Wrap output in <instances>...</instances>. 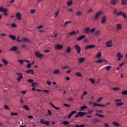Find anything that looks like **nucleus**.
<instances>
[{
    "label": "nucleus",
    "mask_w": 127,
    "mask_h": 127,
    "mask_svg": "<svg viewBox=\"0 0 127 127\" xmlns=\"http://www.w3.org/2000/svg\"><path fill=\"white\" fill-rule=\"evenodd\" d=\"M0 36H2V37H4L6 36V35L4 33H2L0 34Z\"/></svg>",
    "instance_id": "62"
},
{
    "label": "nucleus",
    "mask_w": 127,
    "mask_h": 127,
    "mask_svg": "<svg viewBox=\"0 0 127 127\" xmlns=\"http://www.w3.org/2000/svg\"><path fill=\"white\" fill-rule=\"evenodd\" d=\"M76 15H77V16H81V15H82V12L80 11H77L76 12Z\"/></svg>",
    "instance_id": "29"
},
{
    "label": "nucleus",
    "mask_w": 127,
    "mask_h": 127,
    "mask_svg": "<svg viewBox=\"0 0 127 127\" xmlns=\"http://www.w3.org/2000/svg\"><path fill=\"white\" fill-rule=\"evenodd\" d=\"M106 44L107 45V47H113V43H112V41H108L106 42Z\"/></svg>",
    "instance_id": "9"
},
{
    "label": "nucleus",
    "mask_w": 127,
    "mask_h": 127,
    "mask_svg": "<svg viewBox=\"0 0 127 127\" xmlns=\"http://www.w3.org/2000/svg\"><path fill=\"white\" fill-rule=\"evenodd\" d=\"M73 4V1L72 0H68L67 2V6H71Z\"/></svg>",
    "instance_id": "19"
},
{
    "label": "nucleus",
    "mask_w": 127,
    "mask_h": 127,
    "mask_svg": "<svg viewBox=\"0 0 127 127\" xmlns=\"http://www.w3.org/2000/svg\"><path fill=\"white\" fill-rule=\"evenodd\" d=\"M93 12V9L90 8L87 10V13H92Z\"/></svg>",
    "instance_id": "48"
},
{
    "label": "nucleus",
    "mask_w": 127,
    "mask_h": 127,
    "mask_svg": "<svg viewBox=\"0 0 127 127\" xmlns=\"http://www.w3.org/2000/svg\"><path fill=\"white\" fill-rule=\"evenodd\" d=\"M101 56V52H99L96 55V58H100Z\"/></svg>",
    "instance_id": "44"
},
{
    "label": "nucleus",
    "mask_w": 127,
    "mask_h": 127,
    "mask_svg": "<svg viewBox=\"0 0 127 127\" xmlns=\"http://www.w3.org/2000/svg\"><path fill=\"white\" fill-rule=\"evenodd\" d=\"M11 27H16L17 25L15 23H13L11 24Z\"/></svg>",
    "instance_id": "55"
},
{
    "label": "nucleus",
    "mask_w": 127,
    "mask_h": 127,
    "mask_svg": "<svg viewBox=\"0 0 127 127\" xmlns=\"http://www.w3.org/2000/svg\"><path fill=\"white\" fill-rule=\"evenodd\" d=\"M4 108L5 110H9V107H8V106L7 105H4Z\"/></svg>",
    "instance_id": "58"
},
{
    "label": "nucleus",
    "mask_w": 127,
    "mask_h": 127,
    "mask_svg": "<svg viewBox=\"0 0 127 127\" xmlns=\"http://www.w3.org/2000/svg\"><path fill=\"white\" fill-rule=\"evenodd\" d=\"M110 68H112V66L111 65H108L105 67V69L106 70H107V71H110Z\"/></svg>",
    "instance_id": "42"
},
{
    "label": "nucleus",
    "mask_w": 127,
    "mask_h": 127,
    "mask_svg": "<svg viewBox=\"0 0 127 127\" xmlns=\"http://www.w3.org/2000/svg\"><path fill=\"white\" fill-rule=\"evenodd\" d=\"M75 75H76L77 77H82V73H81V72H77L75 73Z\"/></svg>",
    "instance_id": "37"
},
{
    "label": "nucleus",
    "mask_w": 127,
    "mask_h": 127,
    "mask_svg": "<svg viewBox=\"0 0 127 127\" xmlns=\"http://www.w3.org/2000/svg\"><path fill=\"white\" fill-rule=\"evenodd\" d=\"M2 61L3 63H4V65H6L8 64V62H7V61L4 59H2Z\"/></svg>",
    "instance_id": "27"
},
{
    "label": "nucleus",
    "mask_w": 127,
    "mask_h": 127,
    "mask_svg": "<svg viewBox=\"0 0 127 127\" xmlns=\"http://www.w3.org/2000/svg\"><path fill=\"white\" fill-rule=\"evenodd\" d=\"M66 53H70V52H71V47H67L66 50Z\"/></svg>",
    "instance_id": "36"
},
{
    "label": "nucleus",
    "mask_w": 127,
    "mask_h": 127,
    "mask_svg": "<svg viewBox=\"0 0 127 127\" xmlns=\"http://www.w3.org/2000/svg\"><path fill=\"white\" fill-rule=\"evenodd\" d=\"M55 17H57V16L59 14V10H58L57 12L55 13Z\"/></svg>",
    "instance_id": "57"
},
{
    "label": "nucleus",
    "mask_w": 127,
    "mask_h": 127,
    "mask_svg": "<svg viewBox=\"0 0 127 127\" xmlns=\"http://www.w3.org/2000/svg\"><path fill=\"white\" fill-rule=\"evenodd\" d=\"M89 80L91 82V83H92V84H94L95 82H96V80L93 78L89 79Z\"/></svg>",
    "instance_id": "43"
},
{
    "label": "nucleus",
    "mask_w": 127,
    "mask_h": 127,
    "mask_svg": "<svg viewBox=\"0 0 127 127\" xmlns=\"http://www.w3.org/2000/svg\"><path fill=\"white\" fill-rule=\"evenodd\" d=\"M2 12H8V10H7V8L3 7Z\"/></svg>",
    "instance_id": "39"
},
{
    "label": "nucleus",
    "mask_w": 127,
    "mask_h": 127,
    "mask_svg": "<svg viewBox=\"0 0 127 127\" xmlns=\"http://www.w3.org/2000/svg\"><path fill=\"white\" fill-rule=\"evenodd\" d=\"M38 86V83L36 82H32V87H36Z\"/></svg>",
    "instance_id": "38"
},
{
    "label": "nucleus",
    "mask_w": 127,
    "mask_h": 127,
    "mask_svg": "<svg viewBox=\"0 0 127 127\" xmlns=\"http://www.w3.org/2000/svg\"><path fill=\"white\" fill-rule=\"evenodd\" d=\"M76 34V32H70L69 34H68L67 37H70V36H71V35H75Z\"/></svg>",
    "instance_id": "32"
},
{
    "label": "nucleus",
    "mask_w": 127,
    "mask_h": 127,
    "mask_svg": "<svg viewBox=\"0 0 127 127\" xmlns=\"http://www.w3.org/2000/svg\"><path fill=\"white\" fill-rule=\"evenodd\" d=\"M11 116H12L13 117L14 116H17V115H18V113H13V112H11L10 114Z\"/></svg>",
    "instance_id": "45"
},
{
    "label": "nucleus",
    "mask_w": 127,
    "mask_h": 127,
    "mask_svg": "<svg viewBox=\"0 0 127 127\" xmlns=\"http://www.w3.org/2000/svg\"><path fill=\"white\" fill-rule=\"evenodd\" d=\"M9 37L11 39H12V40H15V39H16V38L15 37V36H14V35H10L9 36Z\"/></svg>",
    "instance_id": "28"
},
{
    "label": "nucleus",
    "mask_w": 127,
    "mask_h": 127,
    "mask_svg": "<svg viewBox=\"0 0 127 127\" xmlns=\"http://www.w3.org/2000/svg\"><path fill=\"white\" fill-rule=\"evenodd\" d=\"M63 125H64L65 126H67V125H69V122L68 121H64L63 122Z\"/></svg>",
    "instance_id": "46"
},
{
    "label": "nucleus",
    "mask_w": 127,
    "mask_h": 127,
    "mask_svg": "<svg viewBox=\"0 0 127 127\" xmlns=\"http://www.w3.org/2000/svg\"><path fill=\"white\" fill-rule=\"evenodd\" d=\"M18 62L21 64V65H23V60H19Z\"/></svg>",
    "instance_id": "59"
},
{
    "label": "nucleus",
    "mask_w": 127,
    "mask_h": 127,
    "mask_svg": "<svg viewBox=\"0 0 127 127\" xmlns=\"http://www.w3.org/2000/svg\"><path fill=\"white\" fill-rule=\"evenodd\" d=\"M96 47V46L94 45H88L85 47V50H87V49H91L92 48H95Z\"/></svg>",
    "instance_id": "10"
},
{
    "label": "nucleus",
    "mask_w": 127,
    "mask_h": 127,
    "mask_svg": "<svg viewBox=\"0 0 127 127\" xmlns=\"http://www.w3.org/2000/svg\"><path fill=\"white\" fill-rule=\"evenodd\" d=\"M95 116L98 117V118H104L105 117V116L99 113H96Z\"/></svg>",
    "instance_id": "26"
},
{
    "label": "nucleus",
    "mask_w": 127,
    "mask_h": 127,
    "mask_svg": "<svg viewBox=\"0 0 127 127\" xmlns=\"http://www.w3.org/2000/svg\"><path fill=\"white\" fill-rule=\"evenodd\" d=\"M93 106H94V107H97V106H99V107H107V105H103V104H98V103H93Z\"/></svg>",
    "instance_id": "13"
},
{
    "label": "nucleus",
    "mask_w": 127,
    "mask_h": 127,
    "mask_svg": "<svg viewBox=\"0 0 127 127\" xmlns=\"http://www.w3.org/2000/svg\"><path fill=\"white\" fill-rule=\"evenodd\" d=\"M77 115H78L79 117H81L85 116V115H87V112H79L77 113Z\"/></svg>",
    "instance_id": "8"
},
{
    "label": "nucleus",
    "mask_w": 127,
    "mask_h": 127,
    "mask_svg": "<svg viewBox=\"0 0 127 127\" xmlns=\"http://www.w3.org/2000/svg\"><path fill=\"white\" fill-rule=\"evenodd\" d=\"M22 108L24 110H26V111H30V109L29 108V107H28V106L27 105H23Z\"/></svg>",
    "instance_id": "20"
},
{
    "label": "nucleus",
    "mask_w": 127,
    "mask_h": 127,
    "mask_svg": "<svg viewBox=\"0 0 127 127\" xmlns=\"http://www.w3.org/2000/svg\"><path fill=\"white\" fill-rule=\"evenodd\" d=\"M95 30H96V28H93L90 29V31L91 32H95Z\"/></svg>",
    "instance_id": "61"
},
{
    "label": "nucleus",
    "mask_w": 127,
    "mask_h": 127,
    "mask_svg": "<svg viewBox=\"0 0 127 127\" xmlns=\"http://www.w3.org/2000/svg\"><path fill=\"white\" fill-rule=\"evenodd\" d=\"M122 95H127V90H124V91L122 92Z\"/></svg>",
    "instance_id": "53"
},
{
    "label": "nucleus",
    "mask_w": 127,
    "mask_h": 127,
    "mask_svg": "<svg viewBox=\"0 0 127 127\" xmlns=\"http://www.w3.org/2000/svg\"><path fill=\"white\" fill-rule=\"evenodd\" d=\"M96 63H103V61L101 59H99L96 61Z\"/></svg>",
    "instance_id": "56"
},
{
    "label": "nucleus",
    "mask_w": 127,
    "mask_h": 127,
    "mask_svg": "<svg viewBox=\"0 0 127 127\" xmlns=\"http://www.w3.org/2000/svg\"><path fill=\"white\" fill-rule=\"evenodd\" d=\"M55 48L57 50H61L63 49V45L58 44L55 46Z\"/></svg>",
    "instance_id": "6"
},
{
    "label": "nucleus",
    "mask_w": 127,
    "mask_h": 127,
    "mask_svg": "<svg viewBox=\"0 0 127 127\" xmlns=\"http://www.w3.org/2000/svg\"><path fill=\"white\" fill-rule=\"evenodd\" d=\"M21 79H23V76L22 75H19L17 78V81H18V82H20V80H21Z\"/></svg>",
    "instance_id": "33"
},
{
    "label": "nucleus",
    "mask_w": 127,
    "mask_h": 127,
    "mask_svg": "<svg viewBox=\"0 0 127 127\" xmlns=\"http://www.w3.org/2000/svg\"><path fill=\"white\" fill-rule=\"evenodd\" d=\"M16 17L18 20H20V19H21V14H20L19 12L16 13Z\"/></svg>",
    "instance_id": "16"
},
{
    "label": "nucleus",
    "mask_w": 127,
    "mask_h": 127,
    "mask_svg": "<svg viewBox=\"0 0 127 127\" xmlns=\"http://www.w3.org/2000/svg\"><path fill=\"white\" fill-rule=\"evenodd\" d=\"M96 112H97V113H100V114L103 113V110H98L96 111Z\"/></svg>",
    "instance_id": "63"
},
{
    "label": "nucleus",
    "mask_w": 127,
    "mask_h": 127,
    "mask_svg": "<svg viewBox=\"0 0 127 127\" xmlns=\"http://www.w3.org/2000/svg\"><path fill=\"white\" fill-rule=\"evenodd\" d=\"M35 57H37V58H39V59H43V57L44 56L42 54L40 53V52L38 51H36L35 52Z\"/></svg>",
    "instance_id": "2"
},
{
    "label": "nucleus",
    "mask_w": 127,
    "mask_h": 127,
    "mask_svg": "<svg viewBox=\"0 0 127 127\" xmlns=\"http://www.w3.org/2000/svg\"><path fill=\"white\" fill-rule=\"evenodd\" d=\"M118 2H119V0H111L110 1V3L112 5H116Z\"/></svg>",
    "instance_id": "7"
},
{
    "label": "nucleus",
    "mask_w": 127,
    "mask_h": 127,
    "mask_svg": "<svg viewBox=\"0 0 127 127\" xmlns=\"http://www.w3.org/2000/svg\"><path fill=\"white\" fill-rule=\"evenodd\" d=\"M103 13L102 11H99L98 12H97L95 16H94V19L95 20H97V19L98 18H99V17H100V16H101V14H102Z\"/></svg>",
    "instance_id": "5"
},
{
    "label": "nucleus",
    "mask_w": 127,
    "mask_h": 127,
    "mask_svg": "<svg viewBox=\"0 0 127 127\" xmlns=\"http://www.w3.org/2000/svg\"><path fill=\"white\" fill-rule=\"evenodd\" d=\"M27 81L29 82V83H32V82H33V79H29Z\"/></svg>",
    "instance_id": "64"
},
{
    "label": "nucleus",
    "mask_w": 127,
    "mask_h": 127,
    "mask_svg": "<svg viewBox=\"0 0 127 127\" xmlns=\"http://www.w3.org/2000/svg\"><path fill=\"white\" fill-rule=\"evenodd\" d=\"M48 114L49 116H52V112H51V110H48Z\"/></svg>",
    "instance_id": "51"
},
{
    "label": "nucleus",
    "mask_w": 127,
    "mask_h": 127,
    "mask_svg": "<svg viewBox=\"0 0 127 127\" xmlns=\"http://www.w3.org/2000/svg\"><path fill=\"white\" fill-rule=\"evenodd\" d=\"M121 4H122V5H127V0H122Z\"/></svg>",
    "instance_id": "23"
},
{
    "label": "nucleus",
    "mask_w": 127,
    "mask_h": 127,
    "mask_svg": "<svg viewBox=\"0 0 127 127\" xmlns=\"http://www.w3.org/2000/svg\"><path fill=\"white\" fill-rule=\"evenodd\" d=\"M76 113H77L76 111H71V112L69 114V115L67 117L68 119H70V118H71V117H72V116H73L74 114H76Z\"/></svg>",
    "instance_id": "14"
},
{
    "label": "nucleus",
    "mask_w": 127,
    "mask_h": 127,
    "mask_svg": "<svg viewBox=\"0 0 127 127\" xmlns=\"http://www.w3.org/2000/svg\"><path fill=\"white\" fill-rule=\"evenodd\" d=\"M75 127H85V125L82 124V125H75Z\"/></svg>",
    "instance_id": "41"
},
{
    "label": "nucleus",
    "mask_w": 127,
    "mask_h": 127,
    "mask_svg": "<svg viewBox=\"0 0 127 127\" xmlns=\"http://www.w3.org/2000/svg\"><path fill=\"white\" fill-rule=\"evenodd\" d=\"M18 48L16 46H13L11 49H10V51H17Z\"/></svg>",
    "instance_id": "18"
},
{
    "label": "nucleus",
    "mask_w": 127,
    "mask_h": 127,
    "mask_svg": "<svg viewBox=\"0 0 127 127\" xmlns=\"http://www.w3.org/2000/svg\"><path fill=\"white\" fill-rule=\"evenodd\" d=\"M123 105H124L123 102L117 103L116 104V106H123Z\"/></svg>",
    "instance_id": "47"
},
{
    "label": "nucleus",
    "mask_w": 127,
    "mask_h": 127,
    "mask_svg": "<svg viewBox=\"0 0 127 127\" xmlns=\"http://www.w3.org/2000/svg\"><path fill=\"white\" fill-rule=\"evenodd\" d=\"M78 61H79V63H83V62H84V61H85V58H79L78 59Z\"/></svg>",
    "instance_id": "21"
},
{
    "label": "nucleus",
    "mask_w": 127,
    "mask_h": 127,
    "mask_svg": "<svg viewBox=\"0 0 127 127\" xmlns=\"http://www.w3.org/2000/svg\"><path fill=\"white\" fill-rule=\"evenodd\" d=\"M53 73L54 74H56V75L58 74H60V70L57 69L56 70H54L53 71Z\"/></svg>",
    "instance_id": "22"
},
{
    "label": "nucleus",
    "mask_w": 127,
    "mask_h": 127,
    "mask_svg": "<svg viewBox=\"0 0 127 127\" xmlns=\"http://www.w3.org/2000/svg\"><path fill=\"white\" fill-rule=\"evenodd\" d=\"M84 38H86V36L85 35H81L79 37H78V38L77 39V41L83 40V39H84Z\"/></svg>",
    "instance_id": "11"
},
{
    "label": "nucleus",
    "mask_w": 127,
    "mask_h": 127,
    "mask_svg": "<svg viewBox=\"0 0 127 127\" xmlns=\"http://www.w3.org/2000/svg\"><path fill=\"white\" fill-rule=\"evenodd\" d=\"M113 9L114 10L112 11V12L116 16H123L124 18H127V15L123 11L118 12V9L115 7L113 8Z\"/></svg>",
    "instance_id": "1"
},
{
    "label": "nucleus",
    "mask_w": 127,
    "mask_h": 127,
    "mask_svg": "<svg viewBox=\"0 0 127 127\" xmlns=\"http://www.w3.org/2000/svg\"><path fill=\"white\" fill-rule=\"evenodd\" d=\"M50 105L52 107H53V108H54V109H55L56 110H58V111L59 110H60V108L54 106V104H53V103L52 102H50Z\"/></svg>",
    "instance_id": "15"
},
{
    "label": "nucleus",
    "mask_w": 127,
    "mask_h": 127,
    "mask_svg": "<svg viewBox=\"0 0 127 127\" xmlns=\"http://www.w3.org/2000/svg\"><path fill=\"white\" fill-rule=\"evenodd\" d=\"M90 27H87L85 29H84V32H90Z\"/></svg>",
    "instance_id": "34"
},
{
    "label": "nucleus",
    "mask_w": 127,
    "mask_h": 127,
    "mask_svg": "<svg viewBox=\"0 0 127 127\" xmlns=\"http://www.w3.org/2000/svg\"><path fill=\"white\" fill-rule=\"evenodd\" d=\"M113 125H114V126H115V127H121V125H120L119 123H118L116 122H114L113 123Z\"/></svg>",
    "instance_id": "31"
},
{
    "label": "nucleus",
    "mask_w": 127,
    "mask_h": 127,
    "mask_svg": "<svg viewBox=\"0 0 127 127\" xmlns=\"http://www.w3.org/2000/svg\"><path fill=\"white\" fill-rule=\"evenodd\" d=\"M122 29V24L118 23L117 24V30Z\"/></svg>",
    "instance_id": "24"
},
{
    "label": "nucleus",
    "mask_w": 127,
    "mask_h": 127,
    "mask_svg": "<svg viewBox=\"0 0 127 127\" xmlns=\"http://www.w3.org/2000/svg\"><path fill=\"white\" fill-rule=\"evenodd\" d=\"M93 123H94V124H96L97 123H100V120H99V119H94Z\"/></svg>",
    "instance_id": "40"
},
{
    "label": "nucleus",
    "mask_w": 127,
    "mask_h": 127,
    "mask_svg": "<svg viewBox=\"0 0 127 127\" xmlns=\"http://www.w3.org/2000/svg\"><path fill=\"white\" fill-rule=\"evenodd\" d=\"M87 106L84 105V106H82L80 107V111H84V110H86V109H87Z\"/></svg>",
    "instance_id": "30"
},
{
    "label": "nucleus",
    "mask_w": 127,
    "mask_h": 127,
    "mask_svg": "<svg viewBox=\"0 0 127 127\" xmlns=\"http://www.w3.org/2000/svg\"><path fill=\"white\" fill-rule=\"evenodd\" d=\"M116 55L117 57L118 58V60H119V61H121V60H122V58L124 57L122 53L120 52H118Z\"/></svg>",
    "instance_id": "4"
},
{
    "label": "nucleus",
    "mask_w": 127,
    "mask_h": 127,
    "mask_svg": "<svg viewBox=\"0 0 127 127\" xmlns=\"http://www.w3.org/2000/svg\"><path fill=\"white\" fill-rule=\"evenodd\" d=\"M49 124H50V122L49 121H46L44 122V125H46L47 127L49 126Z\"/></svg>",
    "instance_id": "49"
},
{
    "label": "nucleus",
    "mask_w": 127,
    "mask_h": 127,
    "mask_svg": "<svg viewBox=\"0 0 127 127\" xmlns=\"http://www.w3.org/2000/svg\"><path fill=\"white\" fill-rule=\"evenodd\" d=\"M113 91H119L120 87H115L113 88Z\"/></svg>",
    "instance_id": "54"
},
{
    "label": "nucleus",
    "mask_w": 127,
    "mask_h": 127,
    "mask_svg": "<svg viewBox=\"0 0 127 127\" xmlns=\"http://www.w3.org/2000/svg\"><path fill=\"white\" fill-rule=\"evenodd\" d=\"M36 11L35 9H31V10H30V12H31V13H32V14L35 13Z\"/></svg>",
    "instance_id": "52"
},
{
    "label": "nucleus",
    "mask_w": 127,
    "mask_h": 127,
    "mask_svg": "<svg viewBox=\"0 0 127 127\" xmlns=\"http://www.w3.org/2000/svg\"><path fill=\"white\" fill-rule=\"evenodd\" d=\"M25 73L27 74H31V75H34V71L32 69H28L27 70H25Z\"/></svg>",
    "instance_id": "12"
},
{
    "label": "nucleus",
    "mask_w": 127,
    "mask_h": 127,
    "mask_svg": "<svg viewBox=\"0 0 127 127\" xmlns=\"http://www.w3.org/2000/svg\"><path fill=\"white\" fill-rule=\"evenodd\" d=\"M71 21H66L64 23V26H66L67 25V24H69V23H71Z\"/></svg>",
    "instance_id": "50"
},
{
    "label": "nucleus",
    "mask_w": 127,
    "mask_h": 127,
    "mask_svg": "<svg viewBox=\"0 0 127 127\" xmlns=\"http://www.w3.org/2000/svg\"><path fill=\"white\" fill-rule=\"evenodd\" d=\"M74 49H75L78 54H80V53H81V47L79 45H78V44L75 45Z\"/></svg>",
    "instance_id": "3"
},
{
    "label": "nucleus",
    "mask_w": 127,
    "mask_h": 127,
    "mask_svg": "<svg viewBox=\"0 0 127 127\" xmlns=\"http://www.w3.org/2000/svg\"><path fill=\"white\" fill-rule=\"evenodd\" d=\"M31 67V64H27V68H28V69H29V68Z\"/></svg>",
    "instance_id": "60"
},
{
    "label": "nucleus",
    "mask_w": 127,
    "mask_h": 127,
    "mask_svg": "<svg viewBox=\"0 0 127 127\" xmlns=\"http://www.w3.org/2000/svg\"><path fill=\"white\" fill-rule=\"evenodd\" d=\"M107 20V17L106 16H103L101 19V23H105L106 22V21Z\"/></svg>",
    "instance_id": "17"
},
{
    "label": "nucleus",
    "mask_w": 127,
    "mask_h": 127,
    "mask_svg": "<svg viewBox=\"0 0 127 127\" xmlns=\"http://www.w3.org/2000/svg\"><path fill=\"white\" fill-rule=\"evenodd\" d=\"M42 28H43V25H41L40 26H37L36 27V29L37 30H39V29H42Z\"/></svg>",
    "instance_id": "35"
},
{
    "label": "nucleus",
    "mask_w": 127,
    "mask_h": 127,
    "mask_svg": "<svg viewBox=\"0 0 127 127\" xmlns=\"http://www.w3.org/2000/svg\"><path fill=\"white\" fill-rule=\"evenodd\" d=\"M22 41H24L25 42H28V43H30V42H31L30 40H28L27 38H23Z\"/></svg>",
    "instance_id": "25"
}]
</instances>
